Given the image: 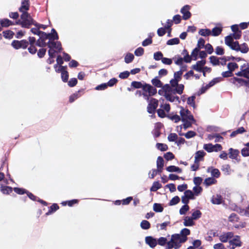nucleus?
Returning a JSON list of instances; mask_svg holds the SVG:
<instances>
[{
    "instance_id": "nucleus-1",
    "label": "nucleus",
    "mask_w": 249,
    "mask_h": 249,
    "mask_svg": "<svg viewBox=\"0 0 249 249\" xmlns=\"http://www.w3.org/2000/svg\"><path fill=\"white\" fill-rule=\"evenodd\" d=\"M185 69L186 67H183L181 70L175 72L174 74V78L171 79L170 82L171 86L168 85L163 86L161 89L159 90V94L163 95L165 97L168 92L171 91L173 92L174 94H181L183 93L184 87L183 84H178V83L181 79L183 71L185 70Z\"/></svg>"
},
{
    "instance_id": "nucleus-2",
    "label": "nucleus",
    "mask_w": 249,
    "mask_h": 249,
    "mask_svg": "<svg viewBox=\"0 0 249 249\" xmlns=\"http://www.w3.org/2000/svg\"><path fill=\"white\" fill-rule=\"evenodd\" d=\"M178 108L180 109L179 113L181 120L183 122L182 125L179 126L180 129H181L183 127L184 129H186L190 127L192 124L195 123L196 120L191 112L188 109L181 106L179 107Z\"/></svg>"
},
{
    "instance_id": "nucleus-3",
    "label": "nucleus",
    "mask_w": 249,
    "mask_h": 249,
    "mask_svg": "<svg viewBox=\"0 0 249 249\" xmlns=\"http://www.w3.org/2000/svg\"><path fill=\"white\" fill-rule=\"evenodd\" d=\"M225 43L231 50L240 52L242 53H247L249 50L246 43H244L240 45L238 41H233L231 36H226L225 37Z\"/></svg>"
},
{
    "instance_id": "nucleus-4",
    "label": "nucleus",
    "mask_w": 249,
    "mask_h": 249,
    "mask_svg": "<svg viewBox=\"0 0 249 249\" xmlns=\"http://www.w3.org/2000/svg\"><path fill=\"white\" fill-rule=\"evenodd\" d=\"M21 21L18 20L16 21L17 25H20L22 27L30 28L32 25H35L36 21L32 18L28 12H23L21 16Z\"/></svg>"
},
{
    "instance_id": "nucleus-5",
    "label": "nucleus",
    "mask_w": 249,
    "mask_h": 249,
    "mask_svg": "<svg viewBox=\"0 0 249 249\" xmlns=\"http://www.w3.org/2000/svg\"><path fill=\"white\" fill-rule=\"evenodd\" d=\"M186 241L185 237H181L178 234L172 235L171 240L167 242L168 249L174 248L175 249H179L181 244Z\"/></svg>"
},
{
    "instance_id": "nucleus-6",
    "label": "nucleus",
    "mask_w": 249,
    "mask_h": 249,
    "mask_svg": "<svg viewBox=\"0 0 249 249\" xmlns=\"http://www.w3.org/2000/svg\"><path fill=\"white\" fill-rule=\"evenodd\" d=\"M29 45V42L26 39L21 40H14L11 43V46L15 49H25Z\"/></svg>"
},
{
    "instance_id": "nucleus-7",
    "label": "nucleus",
    "mask_w": 249,
    "mask_h": 249,
    "mask_svg": "<svg viewBox=\"0 0 249 249\" xmlns=\"http://www.w3.org/2000/svg\"><path fill=\"white\" fill-rule=\"evenodd\" d=\"M29 47L28 48L29 52L32 54H35L37 52V49L36 48V38L33 36H30L28 38Z\"/></svg>"
},
{
    "instance_id": "nucleus-8",
    "label": "nucleus",
    "mask_w": 249,
    "mask_h": 249,
    "mask_svg": "<svg viewBox=\"0 0 249 249\" xmlns=\"http://www.w3.org/2000/svg\"><path fill=\"white\" fill-rule=\"evenodd\" d=\"M204 149L208 152H217L221 151L222 149L221 145L219 144L213 145L211 143L205 144L203 146Z\"/></svg>"
},
{
    "instance_id": "nucleus-9",
    "label": "nucleus",
    "mask_w": 249,
    "mask_h": 249,
    "mask_svg": "<svg viewBox=\"0 0 249 249\" xmlns=\"http://www.w3.org/2000/svg\"><path fill=\"white\" fill-rule=\"evenodd\" d=\"M158 106V100L155 98L151 99L147 107V111L151 114L154 113Z\"/></svg>"
},
{
    "instance_id": "nucleus-10",
    "label": "nucleus",
    "mask_w": 249,
    "mask_h": 249,
    "mask_svg": "<svg viewBox=\"0 0 249 249\" xmlns=\"http://www.w3.org/2000/svg\"><path fill=\"white\" fill-rule=\"evenodd\" d=\"M230 245L231 246L230 249H234L237 247H241L242 246V242L240 240V237L238 235L234 236L232 240L229 241Z\"/></svg>"
},
{
    "instance_id": "nucleus-11",
    "label": "nucleus",
    "mask_w": 249,
    "mask_h": 249,
    "mask_svg": "<svg viewBox=\"0 0 249 249\" xmlns=\"http://www.w3.org/2000/svg\"><path fill=\"white\" fill-rule=\"evenodd\" d=\"M47 46L50 49H55L58 52H60L62 50L61 43L60 41H49L47 43Z\"/></svg>"
},
{
    "instance_id": "nucleus-12",
    "label": "nucleus",
    "mask_w": 249,
    "mask_h": 249,
    "mask_svg": "<svg viewBox=\"0 0 249 249\" xmlns=\"http://www.w3.org/2000/svg\"><path fill=\"white\" fill-rule=\"evenodd\" d=\"M232 237H234L233 233L232 232H223L219 236V239L223 243L227 242Z\"/></svg>"
},
{
    "instance_id": "nucleus-13",
    "label": "nucleus",
    "mask_w": 249,
    "mask_h": 249,
    "mask_svg": "<svg viewBox=\"0 0 249 249\" xmlns=\"http://www.w3.org/2000/svg\"><path fill=\"white\" fill-rule=\"evenodd\" d=\"M142 91H145L150 96L156 94L157 89L150 85L145 84L142 86Z\"/></svg>"
},
{
    "instance_id": "nucleus-14",
    "label": "nucleus",
    "mask_w": 249,
    "mask_h": 249,
    "mask_svg": "<svg viewBox=\"0 0 249 249\" xmlns=\"http://www.w3.org/2000/svg\"><path fill=\"white\" fill-rule=\"evenodd\" d=\"M30 8V0H22L21 1V5L19 8V11L23 13V12H27V11Z\"/></svg>"
},
{
    "instance_id": "nucleus-15",
    "label": "nucleus",
    "mask_w": 249,
    "mask_h": 249,
    "mask_svg": "<svg viewBox=\"0 0 249 249\" xmlns=\"http://www.w3.org/2000/svg\"><path fill=\"white\" fill-rule=\"evenodd\" d=\"M0 25L3 28H7L10 26L17 25L16 22H14L10 19L4 18L0 19Z\"/></svg>"
},
{
    "instance_id": "nucleus-16",
    "label": "nucleus",
    "mask_w": 249,
    "mask_h": 249,
    "mask_svg": "<svg viewBox=\"0 0 249 249\" xmlns=\"http://www.w3.org/2000/svg\"><path fill=\"white\" fill-rule=\"evenodd\" d=\"M205 64L206 61L204 60L198 61L196 62V64L192 66V69L197 71L201 72Z\"/></svg>"
},
{
    "instance_id": "nucleus-17",
    "label": "nucleus",
    "mask_w": 249,
    "mask_h": 249,
    "mask_svg": "<svg viewBox=\"0 0 249 249\" xmlns=\"http://www.w3.org/2000/svg\"><path fill=\"white\" fill-rule=\"evenodd\" d=\"M229 151L230 158L235 160L238 161H239V160L238 159V156H239V151L238 150L234 149L231 148L229 149Z\"/></svg>"
},
{
    "instance_id": "nucleus-18",
    "label": "nucleus",
    "mask_w": 249,
    "mask_h": 249,
    "mask_svg": "<svg viewBox=\"0 0 249 249\" xmlns=\"http://www.w3.org/2000/svg\"><path fill=\"white\" fill-rule=\"evenodd\" d=\"M189 6L188 5L184 6L181 9V13L183 14V18L185 20L188 19L191 16V13L189 11Z\"/></svg>"
},
{
    "instance_id": "nucleus-19",
    "label": "nucleus",
    "mask_w": 249,
    "mask_h": 249,
    "mask_svg": "<svg viewBox=\"0 0 249 249\" xmlns=\"http://www.w3.org/2000/svg\"><path fill=\"white\" fill-rule=\"evenodd\" d=\"M145 242L151 248H154L157 245V240L152 236H147L145 237Z\"/></svg>"
},
{
    "instance_id": "nucleus-20",
    "label": "nucleus",
    "mask_w": 249,
    "mask_h": 249,
    "mask_svg": "<svg viewBox=\"0 0 249 249\" xmlns=\"http://www.w3.org/2000/svg\"><path fill=\"white\" fill-rule=\"evenodd\" d=\"M183 225L186 227H190L195 225L194 219L190 216H186L183 219Z\"/></svg>"
},
{
    "instance_id": "nucleus-21",
    "label": "nucleus",
    "mask_w": 249,
    "mask_h": 249,
    "mask_svg": "<svg viewBox=\"0 0 249 249\" xmlns=\"http://www.w3.org/2000/svg\"><path fill=\"white\" fill-rule=\"evenodd\" d=\"M173 60H174L175 63L176 65L181 66L180 70L182 69V68L183 67H186V68H187V66L186 65L182 66L183 64V59L182 57H181L178 55H176L173 58ZM186 70V69H185V71ZM184 71H185V70H184Z\"/></svg>"
},
{
    "instance_id": "nucleus-22",
    "label": "nucleus",
    "mask_w": 249,
    "mask_h": 249,
    "mask_svg": "<svg viewBox=\"0 0 249 249\" xmlns=\"http://www.w3.org/2000/svg\"><path fill=\"white\" fill-rule=\"evenodd\" d=\"M211 202L213 204H220L222 202V196L218 195L213 196L211 199Z\"/></svg>"
},
{
    "instance_id": "nucleus-23",
    "label": "nucleus",
    "mask_w": 249,
    "mask_h": 249,
    "mask_svg": "<svg viewBox=\"0 0 249 249\" xmlns=\"http://www.w3.org/2000/svg\"><path fill=\"white\" fill-rule=\"evenodd\" d=\"M205 153L203 151H198L195 155V163H198L200 161L202 160Z\"/></svg>"
},
{
    "instance_id": "nucleus-24",
    "label": "nucleus",
    "mask_w": 249,
    "mask_h": 249,
    "mask_svg": "<svg viewBox=\"0 0 249 249\" xmlns=\"http://www.w3.org/2000/svg\"><path fill=\"white\" fill-rule=\"evenodd\" d=\"M207 171L208 172L210 173L212 176L215 178H218L220 175V173L218 169L213 168V167L208 168Z\"/></svg>"
},
{
    "instance_id": "nucleus-25",
    "label": "nucleus",
    "mask_w": 249,
    "mask_h": 249,
    "mask_svg": "<svg viewBox=\"0 0 249 249\" xmlns=\"http://www.w3.org/2000/svg\"><path fill=\"white\" fill-rule=\"evenodd\" d=\"M13 188L8 186H3L0 187V191L4 195H9L12 192Z\"/></svg>"
},
{
    "instance_id": "nucleus-26",
    "label": "nucleus",
    "mask_w": 249,
    "mask_h": 249,
    "mask_svg": "<svg viewBox=\"0 0 249 249\" xmlns=\"http://www.w3.org/2000/svg\"><path fill=\"white\" fill-rule=\"evenodd\" d=\"M83 91V90H79L77 92L71 95L69 98V102L70 103H72L74 102L76 99L81 96V92H82Z\"/></svg>"
},
{
    "instance_id": "nucleus-27",
    "label": "nucleus",
    "mask_w": 249,
    "mask_h": 249,
    "mask_svg": "<svg viewBox=\"0 0 249 249\" xmlns=\"http://www.w3.org/2000/svg\"><path fill=\"white\" fill-rule=\"evenodd\" d=\"M3 36L5 38L11 39L13 38L15 33L11 30H6L2 32Z\"/></svg>"
},
{
    "instance_id": "nucleus-28",
    "label": "nucleus",
    "mask_w": 249,
    "mask_h": 249,
    "mask_svg": "<svg viewBox=\"0 0 249 249\" xmlns=\"http://www.w3.org/2000/svg\"><path fill=\"white\" fill-rule=\"evenodd\" d=\"M166 169L169 172H177L178 173H180L182 172L181 169L174 165L169 166L167 167Z\"/></svg>"
},
{
    "instance_id": "nucleus-29",
    "label": "nucleus",
    "mask_w": 249,
    "mask_h": 249,
    "mask_svg": "<svg viewBox=\"0 0 249 249\" xmlns=\"http://www.w3.org/2000/svg\"><path fill=\"white\" fill-rule=\"evenodd\" d=\"M59 208V206L56 203H53L49 208V211L47 213H46L47 215L52 214L54 213Z\"/></svg>"
},
{
    "instance_id": "nucleus-30",
    "label": "nucleus",
    "mask_w": 249,
    "mask_h": 249,
    "mask_svg": "<svg viewBox=\"0 0 249 249\" xmlns=\"http://www.w3.org/2000/svg\"><path fill=\"white\" fill-rule=\"evenodd\" d=\"M165 98L171 102H179V97L171 95L170 92H168Z\"/></svg>"
},
{
    "instance_id": "nucleus-31",
    "label": "nucleus",
    "mask_w": 249,
    "mask_h": 249,
    "mask_svg": "<svg viewBox=\"0 0 249 249\" xmlns=\"http://www.w3.org/2000/svg\"><path fill=\"white\" fill-rule=\"evenodd\" d=\"M222 170L226 175H229L233 171L231 169V167L228 164H225L222 166Z\"/></svg>"
},
{
    "instance_id": "nucleus-32",
    "label": "nucleus",
    "mask_w": 249,
    "mask_h": 249,
    "mask_svg": "<svg viewBox=\"0 0 249 249\" xmlns=\"http://www.w3.org/2000/svg\"><path fill=\"white\" fill-rule=\"evenodd\" d=\"M161 185L158 181H155L153 183L152 187L150 188V191L152 192H155L161 187Z\"/></svg>"
},
{
    "instance_id": "nucleus-33",
    "label": "nucleus",
    "mask_w": 249,
    "mask_h": 249,
    "mask_svg": "<svg viewBox=\"0 0 249 249\" xmlns=\"http://www.w3.org/2000/svg\"><path fill=\"white\" fill-rule=\"evenodd\" d=\"M199 34L202 36H206L211 35V31L208 29H202L199 31Z\"/></svg>"
},
{
    "instance_id": "nucleus-34",
    "label": "nucleus",
    "mask_w": 249,
    "mask_h": 249,
    "mask_svg": "<svg viewBox=\"0 0 249 249\" xmlns=\"http://www.w3.org/2000/svg\"><path fill=\"white\" fill-rule=\"evenodd\" d=\"M190 234V230L187 228H184L181 231L180 234H178L181 237H185L186 241L187 240V236L189 235Z\"/></svg>"
},
{
    "instance_id": "nucleus-35",
    "label": "nucleus",
    "mask_w": 249,
    "mask_h": 249,
    "mask_svg": "<svg viewBox=\"0 0 249 249\" xmlns=\"http://www.w3.org/2000/svg\"><path fill=\"white\" fill-rule=\"evenodd\" d=\"M216 180L213 178H208L205 179L204 183L207 186H210L215 184Z\"/></svg>"
},
{
    "instance_id": "nucleus-36",
    "label": "nucleus",
    "mask_w": 249,
    "mask_h": 249,
    "mask_svg": "<svg viewBox=\"0 0 249 249\" xmlns=\"http://www.w3.org/2000/svg\"><path fill=\"white\" fill-rule=\"evenodd\" d=\"M222 31V28L220 27H216L214 28L211 31V35L213 36H217L219 35Z\"/></svg>"
},
{
    "instance_id": "nucleus-37",
    "label": "nucleus",
    "mask_w": 249,
    "mask_h": 249,
    "mask_svg": "<svg viewBox=\"0 0 249 249\" xmlns=\"http://www.w3.org/2000/svg\"><path fill=\"white\" fill-rule=\"evenodd\" d=\"M183 53H185V55L182 58L183 61L185 62L186 63H190L193 59L191 56L189 54L186 50H184Z\"/></svg>"
},
{
    "instance_id": "nucleus-38",
    "label": "nucleus",
    "mask_w": 249,
    "mask_h": 249,
    "mask_svg": "<svg viewBox=\"0 0 249 249\" xmlns=\"http://www.w3.org/2000/svg\"><path fill=\"white\" fill-rule=\"evenodd\" d=\"M168 117L170 120L174 121L175 123H178V122H179L181 120L180 115L179 116L177 114H174V115L170 114V115L168 116Z\"/></svg>"
},
{
    "instance_id": "nucleus-39",
    "label": "nucleus",
    "mask_w": 249,
    "mask_h": 249,
    "mask_svg": "<svg viewBox=\"0 0 249 249\" xmlns=\"http://www.w3.org/2000/svg\"><path fill=\"white\" fill-rule=\"evenodd\" d=\"M78 202H79V200L74 199H72L71 200L67 201L65 202H63L62 203V204L64 205H66V204H67L69 206L72 207L74 204H78Z\"/></svg>"
},
{
    "instance_id": "nucleus-40",
    "label": "nucleus",
    "mask_w": 249,
    "mask_h": 249,
    "mask_svg": "<svg viewBox=\"0 0 249 249\" xmlns=\"http://www.w3.org/2000/svg\"><path fill=\"white\" fill-rule=\"evenodd\" d=\"M199 48L197 47H196L193 50L191 56L194 60H196L197 59V55L199 54Z\"/></svg>"
},
{
    "instance_id": "nucleus-41",
    "label": "nucleus",
    "mask_w": 249,
    "mask_h": 249,
    "mask_svg": "<svg viewBox=\"0 0 249 249\" xmlns=\"http://www.w3.org/2000/svg\"><path fill=\"white\" fill-rule=\"evenodd\" d=\"M136 94L139 95V96L142 95L143 98L147 101H148L149 100V97L150 96L146 92H145V91L142 90V91L137 90L136 91Z\"/></svg>"
},
{
    "instance_id": "nucleus-42",
    "label": "nucleus",
    "mask_w": 249,
    "mask_h": 249,
    "mask_svg": "<svg viewBox=\"0 0 249 249\" xmlns=\"http://www.w3.org/2000/svg\"><path fill=\"white\" fill-rule=\"evenodd\" d=\"M180 136H184L187 139H190L196 136V133L193 131H188L186 134H183L181 132L179 133Z\"/></svg>"
},
{
    "instance_id": "nucleus-43",
    "label": "nucleus",
    "mask_w": 249,
    "mask_h": 249,
    "mask_svg": "<svg viewBox=\"0 0 249 249\" xmlns=\"http://www.w3.org/2000/svg\"><path fill=\"white\" fill-rule=\"evenodd\" d=\"M201 216V213L199 210H194L192 214V218L194 220H196Z\"/></svg>"
},
{
    "instance_id": "nucleus-44",
    "label": "nucleus",
    "mask_w": 249,
    "mask_h": 249,
    "mask_svg": "<svg viewBox=\"0 0 249 249\" xmlns=\"http://www.w3.org/2000/svg\"><path fill=\"white\" fill-rule=\"evenodd\" d=\"M13 190L18 195H23L27 193V190L22 188L15 187Z\"/></svg>"
},
{
    "instance_id": "nucleus-45",
    "label": "nucleus",
    "mask_w": 249,
    "mask_h": 249,
    "mask_svg": "<svg viewBox=\"0 0 249 249\" xmlns=\"http://www.w3.org/2000/svg\"><path fill=\"white\" fill-rule=\"evenodd\" d=\"M36 46L40 47H44L47 46V43L45 42V40L40 38L37 40Z\"/></svg>"
},
{
    "instance_id": "nucleus-46",
    "label": "nucleus",
    "mask_w": 249,
    "mask_h": 249,
    "mask_svg": "<svg viewBox=\"0 0 249 249\" xmlns=\"http://www.w3.org/2000/svg\"><path fill=\"white\" fill-rule=\"evenodd\" d=\"M245 132V129H244V128L243 127H240L239 128H238L237 130H236L235 131H233L231 134V137H234L235 136L236 134H242L243 133V132Z\"/></svg>"
},
{
    "instance_id": "nucleus-47",
    "label": "nucleus",
    "mask_w": 249,
    "mask_h": 249,
    "mask_svg": "<svg viewBox=\"0 0 249 249\" xmlns=\"http://www.w3.org/2000/svg\"><path fill=\"white\" fill-rule=\"evenodd\" d=\"M150 227V223L147 220H142L141 223V227L144 230H147Z\"/></svg>"
},
{
    "instance_id": "nucleus-48",
    "label": "nucleus",
    "mask_w": 249,
    "mask_h": 249,
    "mask_svg": "<svg viewBox=\"0 0 249 249\" xmlns=\"http://www.w3.org/2000/svg\"><path fill=\"white\" fill-rule=\"evenodd\" d=\"M156 147L161 151H165L167 150L168 147L166 144L164 143H157Z\"/></svg>"
},
{
    "instance_id": "nucleus-49",
    "label": "nucleus",
    "mask_w": 249,
    "mask_h": 249,
    "mask_svg": "<svg viewBox=\"0 0 249 249\" xmlns=\"http://www.w3.org/2000/svg\"><path fill=\"white\" fill-rule=\"evenodd\" d=\"M241 32L238 31L236 32H234L233 34L229 35L228 36H231L234 41V39H239L241 36Z\"/></svg>"
},
{
    "instance_id": "nucleus-50",
    "label": "nucleus",
    "mask_w": 249,
    "mask_h": 249,
    "mask_svg": "<svg viewBox=\"0 0 249 249\" xmlns=\"http://www.w3.org/2000/svg\"><path fill=\"white\" fill-rule=\"evenodd\" d=\"M211 63L214 66L219 65V57L215 56H212L210 57Z\"/></svg>"
},
{
    "instance_id": "nucleus-51",
    "label": "nucleus",
    "mask_w": 249,
    "mask_h": 249,
    "mask_svg": "<svg viewBox=\"0 0 249 249\" xmlns=\"http://www.w3.org/2000/svg\"><path fill=\"white\" fill-rule=\"evenodd\" d=\"M153 210L156 212H161L163 211V208L161 204L155 203L153 205Z\"/></svg>"
},
{
    "instance_id": "nucleus-52",
    "label": "nucleus",
    "mask_w": 249,
    "mask_h": 249,
    "mask_svg": "<svg viewBox=\"0 0 249 249\" xmlns=\"http://www.w3.org/2000/svg\"><path fill=\"white\" fill-rule=\"evenodd\" d=\"M61 78L64 82H67L69 79V72L66 70L62 71L61 73Z\"/></svg>"
},
{
    "instance_id": "nucleus-53",
    "label": "nucleus",
    "mask_w": 249,
    "mask_h": 249,
    "mask_svg": "<svg viewBox=\"0 0 249 249\" xmlns=\"http://www.w3.org/2000/svg\"><path fill=\"white\" fill-rule=\"evenodd\" d=\"M179 43V39L178 38H174L169 39L167 42V44L168 45H173L178 44Z\"/></svg>"
},
{
    "instance_id": "nucleus-54",
    "label": "nucleus",
    "mask_w": 249,
    "mask_h": 249,
    "mask_svg": "<svg viewBox=\"0 0 249 249\" xmlns=\"http://www.w3.org/2000/svg\"><path fill=\"white\" fill-rule=\"evenodd\" d=\"M196 99L195 96H192L191 97H189L188 99L187 103L188 105L190 106L193 107H195V100Z\"/></svg>"
},
{
    "instance_id": "nucleus-55",
    "label": "nucleus",
    "mask_w": 249,
    "mask_h": 249,
    "mask_svg": "<svg viewBox=\"0 0 249 249\" xmlns=\"http://www.w3.org/2000/svg\"><path fill=\"white\" fill-rule=\"evenodd\" d=\"M152 84L158 88H160L162 87V84L161 81L157 78H155L152 80Z\"/></svg>"
},
{
    "instance_id": "nucleus-56",
    "label": "nucleus",
    "mask_w": 249,
    "mask_h": 249,
    "mask_svg": "<svg viewBox=\"0 0 249 249\" xmlns=\"http://www.w3.org/2000/svg\"><path fill=\"white\" fill-rule=\"evenodd\" d=\"M163 160L161 157H158L157 160V166L158 168H162L163 167Z\"/></svg>"
},
{
    "instance_id": "nucleus-57",
    "label": "nucleus",
    "mask_w": 249,
    "mask_h": 249,
    "mask_svg": "<svg viewBox=\"0 0 249 249\" xmlns=\"http://www.w3.org/2000/svg\"><path fill=\"white\" fill-rule=\"evenodd\" d=\"M238 67V65L236 63L234 62L229 63L228 64V68L231 72L235 70L236 68H237Z\"/></svg>"
},
{
    "instance_id": "nucleus-58",
    "label": "nucleus",
    "mask_w": 249,
    "mask_h": 249,
    "mask_svg": "<svg viewBox=\"0 0 249 249\" xmlns=\"http://www.w3.org/2000/svg\"><path fill=\"white\" fill-rule=\"evenodd\" d=\"M134 56L132 53H127L125 55V63H129L132 61Z\"/></svg>"
},
{
    "instance_id": "nucleus-59",
    "label": "nucleus",
    "mask_w": 249,
    "mask_h": 249,
    "mask_svg": "<svg viewBox=\"0 0 249 249\" xmlns=\"http://www.w3.org/2000/svg\"><path fill=\"white\" fill-rule=\"evenodd\" d=\"M249 66L248 63L246 61L243 60L242 65L240 66L241 70L244 71H249Z\"/></svg>"
},
{
    "instance_id": "nucleus-60",
    "label": "nucleus",
    "mask_w": 249,
    "mask_h": 249,
    "mask_svg": "<svg viewBox=\"0 0 249 249\" xmlns=\"http://www.w3.org/2000/svg\"><path fill=\"white\" fill-rule=\"evenodd\" d=\"M77 84V80L76 78H71L69 81H68V84L70 87H73Z\"/></svg>"
},
{
    "instance_id": "nucleus-61",
    "label": "nucleus",
    "mask_w": 249,
    "mask_h": 249,
    "mask_svg": "<svg viewBox=\"0 0 249 249\" xmlns=\"http://www.w3.org/2000/svg\"><path fill=\"white\" fill-rule=\"evenodd\" d=\"M194 193L191 190H186L184 192V196H185L189 199H194Z\"/></svg>"
},
{
    "instance_id": "nucleus-62",
    "label": "nucleus",
    "mask_w": 249,
    "mask_h": 249,
    "mask_svg": "<svg viewBox=\"0 0 249 249\" xmlns=\"http://www.w3.org/2000/svg\"><path fill=\"white\" fill-rule=\"evenodd\" d=\"M236 75L239 76H244L247 78H249V71H244L241 70L240 71L237 72Z\"/></svg>"
},
{
    "instance_id": "nucleus-63",
    "label": "nucleus",
    "mask_w": 249,
    "mask_h": 249,
    "mask_svg": "<svg viewBox=\"0 0 249 249\" xmlns=\"http://www.w3.org/2000/svg\"><path fill=\"white\" fill-rule=\"evenodd\" d=\"M193 190L194 192V194L196 196H198L202 191V188L199 186L196 185L193 187Z\"/></svg>"
},
{
    "instance_id": "nucleus-64",
    "label": "nucleus",
    "mask_w": 249,
    "mask_h": 249,
    "mask_svg": "<svg viewBox=\"0 0 249 249\" xmlns=\"http://www.w3.org/2000/svg\"><path fill=\"white\" fill-rule=\"evenodd\" d=\"M189 210V207L188 205H183L179 210V213L181 215L185 214Z\"/></svg>"
}]
</instances>
